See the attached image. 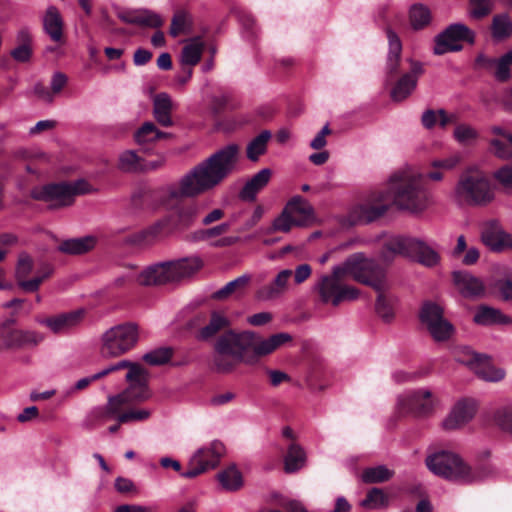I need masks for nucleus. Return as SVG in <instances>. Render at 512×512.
Here are the masks:
<instances>
[{
  "label": "nucleus",
  "instance_id": "obj_21",
  "mask_svg": "<svg viewBox=\"0 0 512 512\" xmlns=\"http://www.w3.org/2000/svg\"><path fill=\"white\" fill-rule=\"evenodd\" d=\"M477 403L472 398L458 400L450 411V430L458 429L469 423L475 416Z\"/></svg>",
  "mask_w": 512,
  "mask_h": 512
},
{
  "label": "nucleus",
  "instance_id": "obj_13",
  "mask_svg": "<svg viewBox=\"0 0 512 512\" xmlns=\"http://www.w3.org/2000/svg\"><path fill=\"white\" fill-rule=\"evenodd\" d=\"M434 404L431 392L427 389L408 391L398 396L396 413L400 416L413 415L424 417L433 410Z\"/></svg>",
  "mask_w": 512,
  "mask_h": 512
},
{
  "label": "nucleus",
  "instance_id": "obj_62",
  "mask_svg": "<svg viewBox=\"0 0 512 512\" xmlns=\"http://www.w3.org/2000/svg\"><path fill=\"white\" fill-rule=\"evenodd\" d=\"M227 356H229L228 353L216 352L213 362L215 369L220 373H228L232 371L236 363H238V361H236L234 358L228 359Z\"/></svg>",
  "mask_w": 512,
  "mask_h": 512
},
{
  "label": "nucleus",
  "instance_id": "obj_59",
  "mask_svg": "<svg viewBox=\"0 0 512 512\" xmlns=\"http://www.w3.org/2000/svg\"><path fill=\"white\" fill-rule=\"evenodd\" d=\"M454 138L462 145H470L477 138V132L470 126L460 124L454 130Z\"/></svg>",
  "mask_w": 512,
  "mask_h": 512
},
{
  "label": "nucleus",
  "instance_id": "obj_38",
  "mask_svg": "<svg viewBox=\"0 0 512 512\" xmlns=\"http://www.w3.org/2000/svg\"><path fill=\"white\" fill-rule=\"evenodd\" d=\"M425 464L434 475L448 478V452L446 450L429 454L425 459Z\"/></svg>",
  "mask_w": 512,
  "mask_h": 512
},
{
  "label": "nucleus",
  "instance_id": "obj_16",
  "mask_svg": "<svg viewBox=\"0 0 512 512\" xmlns=\"http://www.w3.org/2000/svg\"><path fill=\"white\" fill-rule=\"evenodd\" d=\"M483 243L491 250L500 252L512 245V236L506 233L497 220H488L483 223L481 230Z\"/></svg>",
  "mask_w": 512,
  "mask_h": 512
},
{
  "label": "nucleus",
  "instance_id": "obj_6",
  "mask_svg": "<svg viewBox=\"0 0 512 512\" xmlns=\"http://www.w3.org/2000/svg\"><path fill=\"white\" fill-rule=\"evenodd\" d=\"M398 255L412 258L425 266H433L439 261L437 252L424 242L404 236H391L383 242L381 260L388 264Z\"/></svg>",
  "mask_w": 512,
  "mask_h": 512
},
{
  "label": "nucleus",
  "instance_id": "obj_23",
  "mask_svg": "<svg viewBox=\"0 0 512 512\" xmlns=\"http://www.w3.org/2000/svg\"><path fill=\"white\" fill-rule=\"evenodd\" d=\"M218 462L206 448L198 449L191 457L189 468L181 473L184 478H194L217 466Z\"/></svg>",
  "mask_w": 512,
  "mask_h": 512
},
{
  "label": "nucleus",
  "instance_id": "obj_25",
  "mask_svg": "<svg viewBox=\"0 0 512 512\" xmlns=\"http://www.w3.org/2000/svg\"><path fill=\"white\" fill-rule=\"evenodd\" d=\"M478 480V474L461 456L450 451V481L470 484Z\"/></svg>",
  "mask_w": 512,
  "mask_h": 512
},
{
  "label": "nucleus",
  "instance_id": "obj_32",
  "mask_svg": "<svg viewBox=\"0 0 512 512\" xmlns=\"http://www.w3.org/2000/svg\"><path fill=\"white\" fill-rule=\"evenodd\" d=\"M174 231V228L172 226V218L171 217H165L162 218L146 229L142 230L139 233V240L150 244L156 241L157 239L161 238L162 236L168 235Z\"/></svg>",
  "mask_w": 512,
  "mask_h": 512
},
{
  "label": "nucleus",
  "instance_id": "obj_20",
  "mask_svg": "<svg viewBox=\"0 0 512 512\" xmlns=\"http://www.w3.org/2000/svg\"><path fill=\"white\" fill-rule=\"evenodd\" d=\"M293 275L292 270H281L274 278V280L257 291V298L262 301H268L279 298L288 291L289 282Z\"/></svg>",
  "mask_w": 512,
  "mask_h": 512
},
{
  "label": "nucleus",
  "instance_id": "obj_2",
  "mask_svg": "<svg viewBox=\"0 0 512 512\" xmlns=\"http://www.w3.org/2000/svg\"><path fill=\"white\" fill-rule=\"evenodd\" d=\"M240 159L241 148L236 143L217 149L186 172L177 188L169 189L170 198H195L213 191L237 171Z\"/></svg>",
  "mask_w": 512,
  "mask_h": 512
},
{
  "label": "nucleus",
  "instance_id": "obj_41",
  "mask_svg": "<svg viewBox=\"0 0 512 512\" xmlns=\"http://www.w3.org/2000/svg\"><path fill=\"white\" fill-rule=\"evenodd\" d=\"M204 44L200 38H194L188 41L181 53V63L187 66H195L201 59Z\"/></svg>",
  "mask_w": 512,
  "mask_h": 512
},
{
  "label": "nucleus",
  "instance_id": "obj_46",
  "mask_svg": "<svg viewBox=\"0 0 512 512\" xmlns=\"http://www.w3.org/2000/svg\"><path fill=\"white\" fill-rule=\"evenodd\" d=\"M417 79L412 74H404L391 91L394 101H402L407 98L416 88Z\"/></svg>",
  "mask_w": 512,
  "mask_h": 512
},
{
  "label": "nucleus",
  "instance_id": "obj_40",
  "mask_svg": "<svg viewBox=\"0 0 512 512\" xmlns=\"http://www.w3.org/2000/svg\"><path fill=\"white\" fill-rule=\"evenodd\" d=\"M306 463V454L303 448L296 444L292 443L287 451V454L284 458V468L287 473H294L304 467Z\"/></svg>",
  "mask_w": 512,
  "mask_h": 512
},
{
  "label": "nucleus",
  "instance_id": "obj_47",
  "mask_svg": "<svg viewBox=\"0 0 512 512\" xmlns=\"http://www.w3.org/2000/svg\"><path fill=\"white\" fill-rule=\"evenodd\" d=\"M143 159L135 151L127 150L119 155L118 168L126 173H137L142 171Z\"/></svg>",
  "mask_w": 512,
  "mask_h": 512
},
{
  "label": "nucleus",
  "instance_id": "obj_12",
  "mask_svg": "<svg viewBox=\"0 0 512 512\" xmlns=\"http://www.w3.org/2000/svg\"><path fill=\"white\" fill-rule=\"evenodd\" d=\"M34 267L33 259L26 252L19 254L15 278L18 286L25 292H36L40 285L53 274V267L50 264H43L37 275L31 279H27Z\"/></svg>",
  "mask_w": 512,
  "mask_h": 512
},
{
  "label": "nucleus",
  "instance_id": "obj_31",
  "mask_svg": "<svg viewBox=\"0 0 512 512\" xmlns=\"http://www.w3.org/2000/svg\"><path fill=\"white\" fill-rule=\"evenodd\" d=\"M474 322L484 326L495 324L506 325L512 323V319L503 314L499 309L481 305L474 315Z\"/></svg>",
  "mask_w": 512,
  "mask_h": 512
},
{
  "label": "nucleus",
  "instance_id": "obj_61",
  "mask_svg": "<svg viewBox=\"0 0 512 512\" xmlns=\"http://www.w3.org/2000/svg\"><path fill=\"white\" fill-rule=\"evenodd\" d=\"M385 291L377 292L378 296L376 299L375 309L377 314L385 321H390L393 318V309L387 300Z\"/></svg>",
  "mask_w": 512,
  "mask_h": 512
},
{
  "label": "nucleus",
  "instance_id": "obj_51",
  "mask_svg": "<svg viewBox=\"0 0 512 512\" xmlns=\"http://www.w3.org/2000/svg\"><path fill=\"white\" fill-rule=\"evenodd\" d=\"M250 281L249 275H241L213 293V298L222 300L234 292L244 289Z\"/></svg>",
  "mask_w": 512,
  "mask_h": 512
},
{
  "label": "nucleus",
  "instance_id": "obj_24",
  "mask_svg": "<svg viewBox=\"0 0 512 512\" xmlns=\"http://www.w3.org/2000/svg\"><path fill=\"white\" fill-rule=\"evenodd\" d=\"M453 278L458 290L464 297L476 298L484 294L485 286L479 278L467 272H453Z\"/></svg>",
  "mask_w": 512,
  "mask_h": 512
},
{
  "label": "nucleus",
  "instance_id": "obj_49",
  "mask_svg": "<svg viewBox=\"0 0 512 512\" xmlns=\"http://www.w3.org/2000/svg\"><path fill=\"white\" fill-rule=\"evenodd\" d=\"M394 472L385 465L370 467L362 472L361 479L365 483H382L391 479Z\"/></svg>",
  "mask_w": 512,
  "mask_h": 512
},
{
  "label": "nucleus",
  "instance_id": "obj_22",
  "mask_svg": "<svg viewBox=\"0 0 512 512\" xmlns=\"http://www.w3.org/2000/svg\"><path fill=\"white\" fill-rule=\"evenodd\" d=\"M285 207L288 213L295 217L297 227L308 226L314 221V208L300 195L293 196Z\"/></svg>",
  "mask_w": 512,
  "mask_h": 512
},
{
  "label": "nucleus",
  "instance_id": "obj_58",
  "mask_svg": "<svg viewBox=\"0 0 512 512\" xmlns=\"http://www.w3.org/2000/svg\"><path fill=\"white\" fill-rule=\"evenodd\" d=\"M171 348L161 347L154 349L143 356V360L153 366L167 363L172 357Z\"/></svg>",
  "mask_w": 512,
  "mask_h": 512
},
{
  "label": "nucleus",
  "instance_id": "obj_34",
  "mask_svg": "<svg viewBox=\"0 0 512 512\" xmlns=\"http://www.w3.org/2000/svg\"><path fill=\"white\" fill-rule=\"evenodd\" d=\"M472 371L482 380L498 382L504 379L505 371L495 367L487 355L482 354Z\"/></svg>",
  "mask_w": 512,
  "mask_h": 512
},
{
  "label": "nucleus",
  "instance_id": "obj_26",
  "mask_svg": "<svg viewBox=\"0 0 512 512\" xmlns=\"http://www.w3.org/2000/svg\"><path fill=\"white\" fill-rule=\"evenodd\" d=\"M476 62L486 68H495L494 76L500 82H506L511 77L510 68L512 66V50L508 51L501 57L494 59L479 56Z\"/></svg>",
  "mask_w": 512,
  "mask_h": 512
},
{
  "label": "nucleus",
  "instance_id": "obj_63",
  "mask_svg": "<svg viewBox=\"0 0 512 512\" xmlns=\"http://www.w3.org/2000/svg\"><path fill=\"white\" fill-rule=\"evenodd\" d=\"M494 290L501 298V300L509 302L512 301V280L511 279H498L494 283Z\"/></svg>",
  "mask_w": 512,
  "mask_h": 512
},
{
  "label": "nucleus",
  "instance_id": "obj_43",
  "mask_svg": "<svg viewBox=\"0 0 512 512\" xmlns=\"http://www.w3.org/2000/svg\"><path fill=\"white\" fill-rule=\"evenodd\" d=\"M217 478L223 489L227 491H237L243 486L242 474L234 465L219 472Z\"/></svg>",
  "mask_w": 512,
  "mask_h": 512
},
{
  "label": "nucleus",
  "instance_id": "obj_50",
  "mask_svg": "<svg viewBox=\"0 0 512 512\" xmlns=\"http://www.w3.org/2000/svg\"><path fill=\"white\" fill-rule=\"evenodd\" d=\"M494 8V0H468L467 11L471 18L480 20L490 15Z\"/></svg>",
  "mask_w": 512,
  "mask_h": 512
},
{
  "label": "nucleus",
  "instance_id": "obj_60",
  "mask_svg": "<svg viewBox=\"0 0 512 512\" xmlns=\"http://www.w3.org/2000/svg\"><path fill=\"white\" fill-rule=\"evenodd\" d=\"M293 226H296V219L292 217L286 207H284L282 213L273 221V230L289 232Z\"/></svg>",
  "mask_w": 512,
  "mask_h": 512
},
{
  "label": "nucleus",
  "instance_id": "obj_33",
  "mask_svg": "<svg viewBox=\"0 0 512 512\" xmlns=\"http://www.w3.org/2000/svg\"><path fill=\"white\" fill-rule=\"evenodd\" d=\"M229 325L230 321L224 314L213 312L209 322L197 332L196 338L201 341H208Z\"/></svg>",
  "mask_w": 512,
  "mask_h": 512
},
{
  "label": "nucleus",
  "instance_id": "obj_45",
  "mask_svg": "<svg viewBox=\"0 0 512 512\" xmlns=\"http://www.w3.org/2000/svg\"><path fill=\"white\" fill-rule=\"evenodd\" d=\"M168 133L157 129L154 123L145 122L134 135L135 141L139 145L147 144L168 137Z\"/></svg>",
  "mask_w": 512,
  "mask_h": 512
},
{
  "label": "nucleus",
  "instance_id": "obj_8",
  "mask_svg": "<svg viewBox=\"0 0 512 512\" xmlns=\"http://www.w3.org/2000/svg\"><path fill=\"white\" fill-rule=\"evenodd\" d=\"M92 191L89 183L83 179L73 183L49 184L35 187L31 191V197L38 201L48 203L50 208L70 206L76 195H83Z\"/></svg>",
  "mask_w": 512,
  "mask_h": 512
},
{
  "label": "nucleus",
  "instance_id": "obj_28",
  "mask_svg": "<svg viewBox=\"0 0 512 512\" xmlns=\"http://www.w3.org/2000/svg\"><path fill=\"white\" fill-rule=\"evenodd\" d=\"M272 172L269 168L258 171L250 180L246 182L239 192L240 199L252 202L256 199L259 191H261L271 178Z\"/></svg>",
  "mask_w": 512,
  "mask_h": 512
},
{
  "label": "nucleus",
  "instance_id": "obj_52",
  "mask_svg": "<svg viewBox=\"0 0 512 512\" xmlns=\"http://www.w3.org/2000/svg\"><path fill=\"white\" fill-rule=\"evenodd\" d=\"M197 214L198 208L196 205H187L179 208L177 210L176 220L174 222L172 221L174 230L189 227L196 219Z\"/></svg>",
  "mask_w": 512,
  "mask_h": 512
},
{
  "label": "nucleus",
  "instance_id": "obj_36",
  "mask_svg": "<svg viewBox=\"0 0 512 512\" xmlns=\"http://www.w3.org/2000/svg\"><path fill=\"white\" fill-rule=\"evenodd\" d=\"M475 39L474 32L464 24H450L449 28V49L450 52L460 51L463 46L459 42L473 44Z\"/></svg>",
  "mask_w": 512,
  "mask_h": 512
},
{
  "label": "nucleus",
  "instance_id": "obj_9",
  "mask_svg": "<svg viewBox=\"0 0 512 512\" xmlns=\"http://www.w3.org/2000/svg\"><path fill=\"white\" fill-rule=\"evenodd\" d=\"M139 330L135 323L127 322L106 330L102 337L101 353L104 357H118L130 351L138 342Z\"/></svg>",
  "mask_w": 512,
  "mask_h": 512
},
{
  "label": "nucleus",
  "instance_id": "obj_39",
  "mask_svg": "<svg viewBox=\"0 0 512 512\" xmlns=\"http://www.w3.org/2000/svg\"><path fill=\"white\" fill-rule=\"evenodd\" d=\"M493 133L502 136V138L491 141V151L502 159L512 157V134H506L500 127H494Z\"/></svg>",
  "mask_w": 512,
  "mask_h": 512
},
{
  "label": "nucleus",
  "instance_id": "obj_57",
  "mask_svg": "<svg viewBox=\"0 0 512 512\" xmlns=\"http://www.w3.org/2000/svg\"><path fill=\"white\" fill-rule=\"evenodd\" d=\"M493 422L501 430L512 434V405L498 408L493 414Z\"/></svg>",
  "mask_w": 512,
  "mask_h": 512
},
{
  "label": "nucleus",
  "instance_id": "obj_4",
  "mask_svg": "<svg viewBox=\"0 0 512 512\" xmlns=\"http://www.w3.org/2000/svg\"><path fill=\"white\" fill-rule=\"evenodd\" d=\"M345 272L355 281L372 287L376 292L386 291L388 281L386 269L375 259L363 253L350 255L341 265L335 266V273Z\"/></svg>",
  "mask_w": 512,
  "mask_h": 512
},
{
  "label": "nucleus",
  "instance_id": "obj_44",
  "mask_svg": "<svg viewBox=\"0 0 512 512\" xmlns=\"http://www.w3.org/2000/svg\"><path fill=\"white\" fill-rule=\"evenodd\" d=\"M491 33L496 40H505L512 36V21L508 14H497L493 17Z\"/></svg>",
  "mask_w": 512,
  "mask_h": 512
},
{
  "label": "nucleus",
  "instance_id": "obj_15",
  "mask_svg": "<svg viewBox=\"0 0 512 512\" xmlns=\"http://www.w3.org/2000/svg\"><path fill=\"white\" fill-rule=\"evenodd\" d=\"M84 317L85 310L77 309L49 316L37 315L34 320L54 335H68L81 325Z\"/></svg>",
  "mask_w": 512,
  "mask_h": 512
},
{
  "label": "nucleus",
  "instance_id": "obj_5",
  "mask_svg": "<svg viewBox=\"0 0 512 512\" xmlns=\"http://www.w3.org/2000/svg\"><path fill=\"white\" fill-rule=\"evenodd\" d=\"M387 197L398 209L410 212L422 211L428 202L421 175L395 176Z\"/></svg>",
  "mask_w": 512,
  "mask_h": 512
},
{
  "label": "nucleus",
  "instance_id": "obj_54",
  "mask_svg": "<svg viewBox=\"0 0 512 512\" xmlns=\"http://www.w3.org/2000/svg\"><path fill=\"white\" fill-rule=\"evenodd\" d=\"M430 20V10L423 4H414L410 8V22L414 29H422Z\"/></svg>",
  "mask_w": 512,
  "mask_h": 512
},
{
  "label": "nucleus",
  "instance_id": "obj_55",
  "mask_svg": "<svg viewBox=\"0 0 512 512\" xmlns=\"http://www.w3.org/2000/svg\"><path fill=\"white\" fill-rule=\"evenodd\" d=\"M190 17L189 14L184 10L176 11L173 15L171 26H170V35L172 37H177L178 35L185 33L190 26Z\"/></svg>",
  "mask_w": 512,
  "mask_h": 512
},
{
  "label": "nucleus",
  "instance_id": "obj_53",
  "mask_svg": "<svg viewBox=\"0 0 512 512\" xmlns=\"http://www.w3.org/2000/svg\"><path fill=\"white\" fill-rule=\"evenodd\" d=\"M360 505L368 509H379L388 506V496L382 489L372 488L363 499Z\"/></svg>",
  "mask_w": 512,
  "mask_h": 512
},
{
  "label": "nucleus",
  "instance_id": "obj_64",
  "mask_svg": "<svg viewBox=\"0 0 512 512\" xmlns=\"http://www.w3.org/2000/svg\"><path fill=\"white\" fill-rule=\"evenodd\" d=\"M494 178L504 187L512 188V166L504 165L494 172Z\"/></svg>",
  "mask_w": 512,
  "mask_h": 512
},
{
  "label": "nucleus",
  "instance_id": "obj_17",
  "mask_svg": "<svg viewBox=\"0 0 512 512\" xmlns=\"http://www.w3.org/2000/svg\"><path fill=\"white\" fill-rule=\"evenodd\" d=\"M292 340L289 333L281 332L271 335L269 338L263 339L254 333L253 345L251 346V356L253 364L258 358L267 356L277 350L279 347Z\"/></svg>",
  "mask_w": 512,
  "mask_h": 512
},
{
  "label": "nucleus",
  "instance_id": "obj_1",
  "mask_svg": "<svg viewBox=\"0 0 512 512\" xmlns=\"http://www.w3.org/2000/svg\"><path fill=\"white\" fill-rule=\"evenodd\" d=\"M125 368H128L125 377L129 383L128 387L118 394L109 396L105 405L93 408L88 415L90 422L104 424L111 419H117L120 423H131L145 421L151 416L149 409L130 408L151 397L148 387V371L140 364L129 360L118 361L105 369L110 374Z\"/></svg>",
  "mask_w": 512,
  "mask_h": 512
},
{
  "label": "nucleus",
  "instance_id": "obj_30",
  "mask_svg": "<svg viewBox=\"0 0 512 512\" xmlns=\"http://www.w3.org/2000/svg\"><path fill=\"white\" fill-rule=\"evenodd\" d=\"M386 35L389 44L386 61V72L389 75H394L398 72L399 69L402 44L398 35L391 28L386 29Z\"/></svg>",
  "mask_w": 512,
  "mask_h": 512
},
{
  "label": "nucleus",
  "instance_id": "obj_56",
  "mask_svg": "<svg viewBox=\"0 0 512 512\" xmlns=\"http://www.w3.org/2000/svg\"><path fill=\"white\" fill-rule=\"evenodd\" d=\"M421 122L427 129L433 128L436 124L445 127L448 123V115L444 109L426 110L422 115Z\"/></svg>",
  "mask_w": 512,
  "mask_h": 512
},
{
  "label": "nucleus",
  "instance_id": "obj_19",
  "mask_svg": "<svg viewBox=\"0 0 512 512\" xmlns=\"http://www.w3.org/2000/svg\"><path fill=\"white\" fill-rule=\"evenodd\" d=\"M46 339L43 332L32 328H15L10 330L12 349H34Z\"/></svg>",
  "mask_w": 512,
  "mask_h": 512
},
{
  "label": "nucleus",
  "instance_id": "obj_48",
  "mask_svg": "<svg viewBox=\"0 0 512 512\" xmlns=\"http://www.w3.org/2000/svg\"><path fill=\"white\" fill-rule=\"evenodd\" d=\"M450 355L453 356L455 361L469 366L472 370L482 354L475 353L467 346H452L450 344Z\"/></svg>",
  "mask_w": 512,
  "mask_h": 512
},
{
  "label": "nucleus",
  "instance_id": "obj_3",
  "mask_svg": "<svg viewBox=\"0 0 512 512\" xmlns=\"http://www.w3.org/2000/svg\"><path fill=\"white\" fill-rule=\"evenodd\" d=\"M202 267L199 257H187L154 263L144 268L136 277L141 286H162L178 283L192 276Z\"/></svg>",
  "mask_w": 512,
  "mask_h": 512
},
{
  "label": "nucleus",
  "instance_id": "obj_7",
  "mask_svg": "<svg viewBox=\"0 0 512 512\" xmlns=\"http://www.w3.org/2000/svg\"><path fill=\"white\" fill-rule=\"evenodd\" d=\"M457 194L471 206H486L494 199V190L488 176L477 168H469L462 174Z\"/></svg>",
  "mask_w": 512,
  "mask_h": 512
},
{
  "label": "nucleus",
  "instance_id": "obj_29",
  "mask_svg": "<svg viewBox=\"0 0 512 512\" xmlns=\"http://www.w3.org/2000/svg\"><path fill=\"white\" fill-rule=\"evenodd\" d=\"M173 107L172 99L167 93H160L154 97L153 115L160 125L164 127L172 126L171 112Z\"/></svg>",
  "mask_w": 512,
  "mask_h": 512
},
{
  "label": "nucleus",
  "instance_id": "obj_11",
  "mask_svg": "<svg viewBox=\"0 0 512 512\" xmlns=\"http://www.w3.org/2000/svg\"><path fill=\"white\" fill-rule=\"evenodd\" d=\"M254 332L227 331L221 335L215 343L217 353H228L229 356L238 362L253 364L251 346L253 345Z\"/></svg>",
  "mask_w": 512,
  "mask_h": 512
},
{
  "label": "nucleus",
  "instance_id": "obj_42",
  "mask_svg": "<svg viewBox=\"0 0 512 512\" xmlns=\"http://www.w3.org/2000/svg\"><path fill=\"white\" fill-rule=\"evenodd\" d=\"M272 134L269 130H263L259 135L253 138L247 145L246 154L250 161H257L267 150L268 141Z\"/></svg>",
  "mask_w": 512,
  "mask_h": 512
},
{
  "label": "nucleus",
  "instance_id": "obj_14",
  "mask_svg": "<svg viewBox=\"0 0 512 512\" xmlns=\"http://www.w3.org/2000/svg\"><path fill=\"white\" fill-rule=\"evenodd\" d=\"M419 320L437 343L448 340V322L444 319V308L433 302H425L419 311Z\"/></svg>",
  "mask_w": 512,
  "mask_h": 512
},
{
  "label": "nucleus",
  "instance_id": "obj_18",
  "mask_svg": "<svg viewBox=\"0 0 512 512\" xmlns=\"http://www.w3.org/2000/svg\"><path fill=\"white\" fill-rule=\"evenodd\" d=\"M387 201V195H380L376 201L367 202L354 208L351 217L358 223L373 222L386 213L389 206Z\"/></svg>",
  "mask_w": 512,
  "mask_h": 512
},
{
  "label": "nucleus",
  "instance_id": "obj_35",
  "mask_svg": "<svg viewBox=\"0 0 512 512\" xmlns=\"http://www.w3.org/2000/svg\"><path fill=\"white\" fill-rule=\"evenodd\" d=\"M43 26L45 32L55 42H60L63 37V20L59 10L54 7H48L44 19Z\"/></svg>",
  "mask_w": 512,
  "mask_h": 512
},
{
  "label": "nucleus",
  "instance_id": "obj_37",
  "mask_svg": "<svg viewBox=\"0 0 512 512\" xmlns=\"http://www.w3.org/2000/svg\"><path fill=\"white\" fill-rule=\"evenodd\" d=\"M96 245V238L93 236H84L80 238H71L61 242L58 250L69 255H80L92 250Z\"/></svg>",
  "mask_w": 512,
  "mask_h": 512
},
{
  "label": "nucleus",
  "instance_id": "obj_10",
  "mask_svg": "<svg viewBox=\"0 0 512 512\" xmlns=\"http://www.w3.org/2000/svg\"><path fill=\"white\" fill-rule=\"evenodd\" d=\"M345 272L335 273V267L331 275H323L314 286L320 301L323 304L338 306L343 301H352L359 297V290L353 286L341 283Z\"/></svg>",
  "mask_w": 512,
  "mask_h": 512
},
{
  "label": "nucleus",
  "instance_id": "obj_27",
  "mask_svg": "<svg viewBox=\"0 0 512 512\" xmlns=\"http://www.w3.org/2000/svg\"><path fill=\"white\" fill-rule=\"evenodd\" d=\"M120 18L128 24H136L140 26L159 28L163 25L161 16L148 9H138L126 12L120 15Z\"/></svg>",
  "mask_w": 512,
  "mask_h": 512
}]
</instances>
